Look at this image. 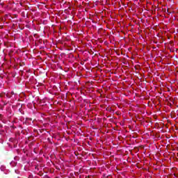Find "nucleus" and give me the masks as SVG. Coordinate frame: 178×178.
<instances>
[{
  "label": "nucleus",
  "mask_w": 178,
  "mask_h": 178,
  "mask_svg": "<svg viewBox=\"0 0 178 178\" xmlns=\"http://www.w3.org/2000/svg\"><path fill=\"white\" fill-rule=\"evenodd\" d=\"M174 175H175V177H177V176L176 175V174H175Z\"/></svg>",
  "instance_id": "nucleus-3"
},
{
  "label": "nucleus",
  "mask_w": 178,
  "mask_h": 178,
  "mask_svg": "<svg viewBox=\"0 0 178 178\" xmlns=\"http://www.w3.org/2000/svg\"><path fill=\"white\" fill-rule=\"evenodd\" d=\"M0 127H2V124H0Z\"/></svg>",
  "instance_id": "nucleus-4"
},
{
  "label": "nucleus",
  "mask_w": 178,
  "mask_h": 178,
  "mask_svg": "<svg viewBox=\"0 0 178 178\" xmlns=\"http://www.w3.org/2000/svg\"><path fill=\"white\" fill-rule=\"evenodd\" d=\"M12 95H15V92H11Z\"/></svg>",
  "instance_id": "nucleus-1"
},
{
  "label": "nucleus",
  "mask_w": 178,
  "mask_h": 178,
  "mask_svg": "<svg viewBox=\"0 0 178 178\" xmlns=\"http://www.w3.org/2000/svg\"><path fill=\"white\" fill-rule=\"evenodd\" d=\"M6 96H7L8 98H10V96H9V95H6Z\"/></svg>",
  "instance_id": "nucleus-2"
}]
</instances>
